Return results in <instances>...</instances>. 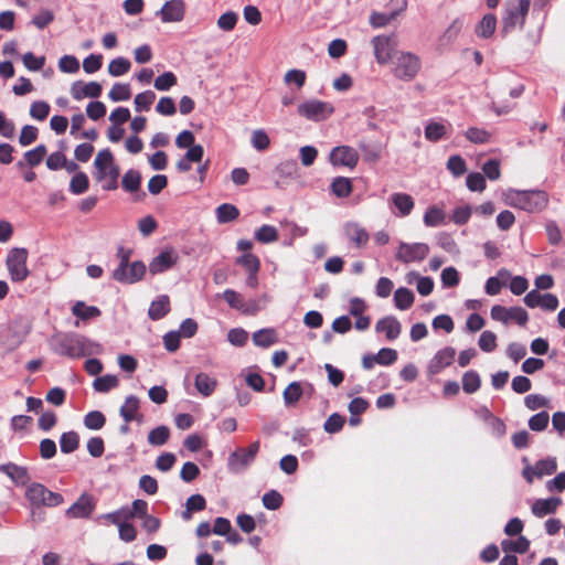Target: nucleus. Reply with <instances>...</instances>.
Here are the masks:
<instances>
[{
	"mask_svg": "<svg viewBox=\"0 0 565 565\" xmlns=\"http://www.w3.org/2000/svg\"><path fill=\"white\" fill-rule=\"evenodd\" d=\"M54 350L61 354L70 358H79L93 354L99 351L100 347L93 343L85 337L78 334H62L56 335L53 340Z\"/></svg>",
	"mask_w": 565,
	"mask_h": 565,
	"instance_id": "f257e3e1",
	"label": "nucleus"
},
{
	"mask_svg": "<svg viewBox=\"0 0 565 565\" xmlns=\"http://www.w3.org/2000/svg\"><path fill=\"white\" fill-rule=\"evenodd\" d=\"M422 70L420 57L409 51H399L392 61L391 73L401 82H413Z\"/></svg>",
	"mask_w": 565,
	"mask_h": 565,
	"instance_id": "f03ea898",
	"label": "nucleus"
},
{
	"mask_svg": "<svg viewBox=\"0 0 565 565\" xmlns=\"http://www.w3.org/2000/svg\"><path fill=\"white\" fill-rule=\"evenodd\" d=\"M531 7L530 0H505L501 32L509 34L515 29H522Z\"/></svg>",
	"mask_w": 565,
	"mask_h": 565,
	"instance_id": "7ed1b4c3",
	"label": "nucleus"
},
{
	"mask_svg": "<svg viewBox=\"0 0 565 565\" xmlns=\"http://www.w3.org/2000/svg\"><path fill=\"white\" fill-rule=\"evenodd\" d=\"M96 179L103 182L105 190H115L117 188V179L119 177V168L115 163L114 156L109 149L100 150L95 160Z\"/></svg>",
	"mask_w": 565,
	"mask_h": 565,
	"instance_id": "20e7f679",
	"label": "nucleus"
},
{
	"mask_svg": "<svg viewBox=\"0 0 565 565\" xmlns=\"http://www.w3.org/2000/svg\"><path fill=\"white\" fill-rule=\"evenodd\" d=\"M504 196L508 205L529 212L540 211L547 203V198L542 191H509Z\"/></svg>",
	"mask_w": 565,
	"mask_h": 565,
	"instance_id": "39448f33",
	"label": "nucleus"
},
{
	"mask_svg": "<svg viewBox=\"0 0 565 565\" xmlns=\"http://www.w3.org/2000/svg\"><path fill=\"white\" fill-rule=\"evenodd\" d=\"M120 258L118 267L113 271V278L122 284H134L139 281L145 273L146 266L142 262L129 263V250L120 248L118 250Z\"/></svg>",
	"mask_w": 565,
	"mask_h": 565,
	"instance_id": "423d86ee",
	"label": "nucleus"
},
{
	"mask_svg": "<svg viewBox=\"0 0 565 565\" xmlns=\"http://www.w3.org/2000/svg\"><path fill=\"white\" fill-rule=\"evenodd\" d=\"M371 45L375 61L379 65H386L390 62L392 63L396 53H399V50H397L398 41L394 34L376 35L371 40Z\"/></svg>",
	"mask_w": 565,
	"mask_h": 565,
	"instance_id": "0eeeda50",
	"label": "nucleus"
},
{
	"mask_svg": "<svg viewBox=\"0 0 565 565\" xmlns=\"http://www.w3.org/2000/svg\"><path fill=\"white\" fill-rule=\"evenodd\" d=\"M25 498L33 507H56L63 502V497L60 493L53 492L38 482L28 486Z\"/></svg>",
	"mask_w": 565,
	"mask_h": 565,
	"instance_id": "6e6552de",
	"label": "nucleus"
},
{
	"mask_svg": "<svg viewBox=\"0 0 565 565\" xmlns=\"http://www.w3.org/2000/svg\"><path fill=\"white\" fill-rule=\"evenodd\" d=\"M26 260L28 250L25 248L15 247L9 252L6 264L12 281L21 282L28 278L30 271Z\"/></svg>",
	"mask_w": 565,
	"mask_h": 565,
	"instance_id": "1a4fd4ad",
	"label": "nucleus"
},
{
	"mask_svg": "<svg viewBox=\"0 0 565 565\" xmlns=\"http://www.w3.org/2000/svg\"><path fill=\"white\" fill-rule=\"evenodd\" d=\"M298 115L312 121H321L329 118L334 107L332 104L319 99H309L302 102L297 107Z\"/></svg>",
	"mask_w": 565,
	"mask_h": 565,
	"instance_id": "9d476101",
	"label": "nucleus"
},
{
	"mask_svg": "<svg viewBox=\"0 0 565 565\" xmlns=\"http://www.w3.org/2000/svg\"><path fill=\"white\" fill-rule=\"evenodd\" d=\"M259 450V441H254L247 448H239L232 452L227 460L228 469L239 473L252 465Z\"/></svg>",
	"mask_w": 565,
	"mask_h": 565,
	"instance_id": "9b49d317",
	"label": "nucleus"
},
{
	"mask_svg": "<svg viewBox=\"0 0 565 565\" xmlns=\"http://www.w3.org/2000/svg\"><path fill=\"white\" fill-rule=\"evenodd\" d=\"M429 253V246L425 243H399L395 258L404 264L422 262Z\"/></svg>",
	"mask_w": 565,
	"mask_h": 565,
	"instance_id": "f8f14e48",
	"label": "nucleus"
},
{
	"mask_svg": "<svg viewBox=\"0 0 565 565\" xmlns=\"http://www.w3.org/2000/svg\"><path fill=\"white\" fill-rule=\"evenodd\" d=\"M490 316L493 320L508 324L510 321H515L520 326L527 322V312L522 307L507 308L495 305L491 308Z\"/></svg>",
	"mask_w": 565,
	"mask_h": 565,
	"instance_id": "ddd939ff",
	"label": "nucleus"
},
{
	"mask_svg": "<svg viewBox=\"0 0 565 565\" xmlns=\"http://www.w3.org/2000/svg\"><path fill=\"white\" fill-rule=\"evenodd\" d=\"M451 134V124L445 119H430L424 127L425 139L430 142H438L449 138Z\"/></svg>",
	"mask_w": 565,
	"mask_h": 565,
	"instance_id": "4468645a",
	"label": "nucleus"
},
{
	"mask_svg": "<svg viewBox=\"0 0 565 565\" xmlns=\"http://www.w3.org/2000/svg\"><path fill=\"white\" fill-rule=\"evenodd\" d=\"M359 161L358 151L350 146L334 147L330 152V162L333 166H342L353 169Z\"/></svg>",
	"mask_w": 565,
	"mask_h": 565,
	"instance_id": "2eb2a0df",
	"label": "nucleus"
},
{
	"mask_svg": "<svg viewBox=\"0 0 565 565\" xmlns=\"http://www.w3.org/2000/svg\"><path fill=\"white\" fill-rule=\"evenodd\" d=\"M179 259L178 253L173 248H167L157 255L149 264L151 275L161 274L173 267Z\"/></svg>",
	"mask_w": 565,
	"mask_h": 565,
	"instance_id": "dca6fc26",
	"label": "nucleus"
},
{
	"mask_svg": "<svg viewBox=\"0 0 565 565\" xmlns=\"http://www.w3.org/2000/svg\"><path fill=\"white\" fill-rule=\"evenodd\" d=\"M523 300L530 308L541 307L544 310L553 311L558 307V299L556 296L552 294L541 295L536 290L527 292Z\"/></svg>",
	"mask_w": 565,
	"mask_h": 565,
	"instance_id": "f3484780",
	"label": "nucleus"
},
{
	"mask_svg": "<svg viewBox=\"0 0 565 565\" xmlns=\"http://www.w3.org/2000/svg\"><path fill=\"white\" fill-rule=\"evenodd\" d=\"M343 232L345 237L358 248L366 246L370 238L367 231L356 222L345 223Z\"/></svg>",
	"mask_w": 565,
	"mask_h": 565,
	"instance_id": "a211bd4d",
	"label": "nucleus"
},
{
	"mask_svg": "<svg viewBox=\"0 0 565 565\" xmlns=\"http://www.w3.org/2000/svg\"><path fill=\"white\" fill-rule=\"evenodd\" d=\"M102 94V85L97 82L83 83L81 81L72 84L71 95L74 99L97 98Z\"/></svg>",
	"mask_w": 565,
	"mask_h": 565,
	"instance_id": "6ab92c4d",
	"label": "nucleus"
},
{
	"mask_svg": "<svg viewBox=\"0 0 565 565\" xmlns=\"http://www.w3.org/2000/svg\"><path fill=\"white\" fill-rule=\"evenodd\" d=\"M455 355L456 351L454 348L447 347L439 350L430 360L428 364V372L430 374H438L441 370L452 363Z\"/></svg>",
	"mask_w": 565,
	"mask_h": 565,
	"instance_id": "aec40b11",
	"label": "nucleus"
},
{
	"mask_svg": "<svg viewBox=\"0 0 565 565\" xmlns=\"http://www.w3.org/2000/svg\"><path fill=\"white\" fill-rule=\"evenodd\" d=\"M94 510L93 498L88 494H82L79 499L67 509L66 515L72 519L87 518Z\"/></svg>",
	"mask_w": 565,
	"mask_h": 565,
	"instance_id": "412c9836",
	"label": "nucleus"
},
{
	"mask_svg": "<svg viewBox=\"0 0 565 565\" xmlns=\"http://www.w3.org/2000/svg\"><path fill=\"white\" fill-rule=\"evenodd\" d=\"M159 13L163 22H179L184 17V2L182 0L167 1Z\"/></svg>",
	"mask_w": 565,
	"mask_h": 565,
	"instance_id": "4be33fe9",
	"label": "nucleus"
},
{
	"mask_svg": "<svg viewBox=\"0 0 565 565\" xmlns=\"http://www.w3.org/2000/svg\"><path fill=\"white\" fill-rule=\"evenodd\" d=\"M463 28V20L461 18L454 19L450 24L446 28L444 33L438 40V46L440 49H447L455 43L461 33Z\"/></svg>",
	"mask_w": 565,
	"mask_h": 565,
	"instance_id": "5701e85b",
	"label": "nucleus"
},
{
	"mask_svg": "<svg viewBox=\"0 0 565 565\" xmlns=\"http://www.w3.org/2000/svg\"><path fill=\"white\" fill-rule=\"evenodd\" d=\"M391 204L397 210L396 215L405 217L409 215L414 209L415 202L407 193H393L390 198Z\"/></svg>",
	"mask_w": 565,
	"mask_h": 565,
	"instance_id": "b1692460",
	"label": "nucleus"
},
{
	"mask_svg": "<svg viewBox=\"0 0 565 565\" xmlns=\"http://www.w3.org/2000/svg\"><path fill=\"white\" fill-rule=\"evenodd\" d=\"M377 332H384L387 340L392 341L398 338L402 331L401 322L393 316L384 317L375 324Z\"/></svg>",
	"mask_w": 565,
	"mask_h": 565,
	"instance_id": "393cba45",
	"label": "nucleus"
},
{
	"mask_svg": "<svg viewBox=\"0 0 565 565\" xmlns=\"http://www.w3.org/2000/svg\"><path fill=\"white\" fill-rule=\"evenodd\" d=\"M562 503L559 498L537 499L532 504V513L537 518H543L554 513Z\"/></svg>",
	"mask_w": 565,
	"mask_h": 565,
	"instance_id": "a878e982",
	"label": "nucleus"
},
{
	"mask_svg": "<svg viewBox=\"0 0 565 565\" xmlns=\"http://www.w3.org/2000/svg\"><path fill=\"white\" fill-rule=\"evenodd\" d=\"M511 278V273L504 268H501L497 276L490 277L486 282V292L489 296L498 295L502 287H504L508 280Z\"/></svg>",
	"mask_w": 565,
	"mask_h": 565,
	"instance_id": "bb28decb",
	"label": "nucleus"
},
{
	"mask_svg": "<svg viewBox=\"0 0 565 565\" xmlns=\"http://www.w3.org/2000/svg\"><path fill=\"white\" fill-rule=\"evenodd\" d=\"M139 409V399L138 397L130 395L126 398L125 403L121 405L119 413L126 423L131 420H142V416L138 414Z\"/></svg>",
	"mask_w": 565,
	"mask_h": 565,
	"instance_id": "cd10ccee",
	"label": "nucleus"
},
{
	"mask_svg": "<svg viewBox=\"0 0 565 565\" xmlns=\"http://www.w3.org/2000/svg\"><path fill=\"white\" fill-rule=\"evenodd\" d=\"M497 29V18L492 13H487L476 25L475 33L480 39H489Z\"/></svg>",
	"mask_w": 565,
	"mask_h": 565,
	"instance_id": "c85d7f7f",
	"label": "nucleus"
},
{
	"mask_svg": "<svg viewBox=\"0 0 565 565\" xmlns=\"http://www.w3.org/2000/svg\"><path fill=\"white\" fill-rule=\"evenodd\" d=\"M194 385L200 394L207 397L214 392L217 381L209 374L201 372L196 374Z\"/></svg>",
	"mask_w": 565,
	"mask_h": 565,
	"instance_id": "c756f323",
	"label": "nucleus"
},
{
	"mask_svg": "<svg viewBox=\"0 0 565 565\" xmlns=\"http://www.w3.org/2000/svg\"><path fill=\"white\" fill-rule=\"evenodd\" d=\"M278 341L275 329L266 328L258 330L253 334V342L260 348H268Z\"/></svg>",
	"mask_w": 565,
	"mask_h": 565,
	"instance_id": "7c9ffc66",
	"label": "nucleus"
},
{
	"mask_svg": "<svg viewBox=\"0 0 565 565\" xmlns=\"http://www.w3.org/2000/svg\"><path fill=\"white\" fill-rule=\"evenodd\" d=\"M170 310V301L168 296H160L157 300L152 301L148 311L152 320L163 318Z\"/></svg>",
	"mask_w": 565,
	"mask_h": 565,
	"instance_id": "2f4dec72",
	"label": "nucleus"
},
{
	"mask_svg": "<svg viewBox=\"0 0 565 565\" xmlns=\"http://www.w3.org/2000/svg\"><path fill=\"white\" fill-rule=\"evenodd\" d=\"M0 470L18 484H24L30 479L25 468L12 463L1 466Z\"/></svg>",
	"mask_w": 565,
	"mask_h": 565,
	"instance_id": "473e14b6",
	"label": "nucleus"
},
{
	"mask_svg": "<svg viewBox=\"0 0 565 565\" xmlns=\"http://www.w3.org/2000/svg\"><path fill=\"white\" fill-rule=\"evenodd\" d=\"M307 81V74L302 70L291 68L284 75V84L296 89H301Z\"/></svg>",
	"mask_w": 565,
	"mask_h": 565,
	"instance_id": "72a5a7b5",
	"label": "nucleus"
},
{
	"mask_svg": "<svg viewBox=\"0 0 565 565\" xmlns=\"http://www.w3.org/2000/svg\"><path fill=\"white\" fill-rule=\"evenodd\" d=\"M255 239L262 244H271L278 241V230L273 225H262L255 231Z\"/></svg>",
	"mask_w": 565,
	"mask_h": 565,
	"instance_id": "f704fd0d",
	"label": "nucleus"
},
{
	"mask_svg": "<svg viewBox=\"0 0 565 565\" xmlns=\"http://www.w3.org/2000/svg\"><path fill=\"white\" fill-rule=\"evenodd\" d=\"M415 296L412 290L401 287L394 294L395 307L399 310L408 309L414 302Z\"/></svg>",
	"mask_w": 565,
	"mask_h": 565,
	"instance_id": "c9c22d12",
	"label": "nucleus"
},
{
	"mask_svg": "<svg viewBox=\"0 0 565 565\" xmlns=\"http://www.w3.org/2000/svg\"><path fill=\"white\" fill-rule=\"evenodd\" d=\"M239 215V211L233 204L224 203L216 209V218L221 224L235 221Z\"/></svg>",
	"mask_w": 565,
	"mask_h": 565,
	"instance_id": "e433bc0d",
	"label": "nucleus"
},
{
	"mask_svg": "<svg viewBox=\"0 0 565 565\" xmlns=\"http://www.w3.org/2000/svg\"><path fill=\"white\" fill-rule=\"evenodd\" d=\"M501 546L505 553L515 552V553L523 554V553L527 552V550L530 547V541L524 536H519L515 541L503 540L501 542Z\"/></svg>",
	"mask_w": 565,
	"mask_h": 565,
	"instance_id": "4c0bfd02",
	"label": "nucleus"
},
{
	"mask_svg": "<svg viewBox=\"0 0 565 565\" xmlns=\"http://www.w3.org/2000/svg\"><path fill=\"white\" fill-rule=\"evenodd\" d=\"M332 193L338 198H347L352 192V182L349 178L338 177L331 183Z\"/></svg>",
	"mask_w": 565,
	"mask_h": 565,
	"instance_id": "58836bf2",
	"label": "nucleus"
},
{
	"mask_svg": "<svg viewBox=\"0 0 565 565\" xmlns=\"http://www.w3.org/2000/svg\"><path fill=\"white\" fill-rule=\"evenodd\" d=\"M557 469V462L555 458H546L535 462L533 473L537 478L543 476H550Z\"/></svg>",
	"mask_w": 565,
	"mask_h": 565,
	"instance_id": "ea45409f",
	"label": "nucleus"
},
{
	"mask_svg": "<svg viewBox=\"0 0 565 565\" xmlns=\"http://www.w3.org/2000/svg\"><path fill=\"white\" fill-rule=\"evenodd\" d=\"M73 315L76 317L88 320L92 318H96L100 315V310L94 306H86L83 301H77L72 308Z\"/></svg>",
	"mask_w": 565,
	"mask_h": 565,
	"instance_id": "a19ab883",
	"label": "nucleus"
},
{
	"mask_svg": "<svg viewBox=\"0 0 565 565\" xmlns=\"http://www.w3.org/2000/svg\"><path fill=\"white\" fill-rule=\"evenodd\" d=\"M446 214L444 210L431 206L424 214V223L426 226L436 227L444 223Z\"/></svg>",
	"mask_w": 565,
	"mask_h": 565,
	"instance_id": "79ce46f5",
	"label": "nucleus"
},
{
	"mask_svg": "<svg viewBox=\"0 0 565 565\" xmlns=\"http://www.w3.org/2000/svg\"><path fill=\"white\" fill-rule=\"evenodd\" d=\"M119 384V380L116 375L107 374L104 376L97 377L93 386L97 392L106 393L115 387H117Z\"/></svg>",
	"mask_w": 565,
	"mask_h": 565,
	"instance_id": "37998d69",
	"label": "nucleus"
},
{
	"mask_svg": "<svg viewBox=\"0 0 565 565\" xmlns=\"http://www.w3.org/2000/svg\"><path fill=\"white\" fill-rule=\"evenodd\" d=\"M79 445V437L75 431H67L61 436L60 446L61 451L70 454L75 451Z\"/></svg>",
	"mask_w": 565,
	"mask_h": 565,
	"instance_id": "c03bdc74",
	"label": "nucleus"
},
{
	"mask_svg": "<svg viewBox=\"0 0 565 565\" xmlns=\"http://www.w3.org/2000/svg\"><path fill=\"white\" fill-rule=\"evenodd\" d=\"M170 436V430L167 426H158L148 434V443L152 446L164 445Z\"/></svg>",
	"mask_w": 565,
	"mask_h": 565,
	"instance_id": "a18cd8bd",
	"label": "nucleus"
},
{
	"mask_svg": "<svg viewBox=\"0 0 565 565\" xmlns=\"http://www.w3.org/2000/svg\"><path fill=\"white\" fill-rule=\"evenodd\" d=\"M130 66H131V64L127 58L116 57L110 61V63L108 64L107 71L111 76L118 77V76H121V75L128 73V71L130 70Z\"/></svg>",
	"mask_w": 565,
	"mask_h": 565,
	"instance_id": "49530a36",
	"label": "nucleus"
},
{
	"mask_svg": "<svg viewBox=\"0 0 565 565\" xmlns=\"http://www.w3.org/2000/svg\"><path fill=\"white\" fill-rule=\"evenodd\" d=\"M141 182V175L136 170H128L121 180V185L127 192H136Z\"/></svg>",
	"mask_w": 565,
	"mask_h": 565,
	"instance_id": "de8ad7c7",
	"label": "nucleus"
},
{
	"mask_svg": "<svg viewBox=\"0 0 565 565\" xmlns=\"http://www.w3.org/2000/svg\"><path fill=\"white\" fill-rule=\"evenodd\" d=\"M237 21L238 14L234 11H227L218 17L216 25L222 31L231 32L235 29Z\"/></svg>",
	"mask_w": 565,
	"mask_h": 565,
	"instance_id": "09e8293b",
	"label": "nucleus"
},
{
	"mask_svg": "<svg viewBox=\"0 0 565 565\" xmlns=\"http://www.w3.org/2000/svg\"><path fill=\"white\" fill-rule=\"evenodd\" d=\"M113 102H124L131 97L130 86L128 84L116 83L108 93Z\"/></svg>",
	"mask_w": 565,
	"mask_h": 565,
	"instance_id": "8fccbe9b",
	"label": "nucleus"
},
{
	"mask_svg": "<svg viewBox=\"0 0 565 565\" xmlns=\"http://www.w3.org/2000/svg\"><path fill=\"white\" fill-rule=\"evenodd\" d=\"M236 262L253 275H256L260 268V262L258 257L252 253L243 254L239 258H237Z\"/></svg>",
	"mask_w": 565,
	"mask_h": 565,
	"instance_id": "3c124183",
	"label": "nucleus"
},
{
	"mask_svg": "<svg viewBox=\"0 0 565 565\" xmlns=\"http://www.w3.org/2000/svg\"><path fill=\"white\" fill-rule=\"evenodd\" d=\"M156 99V94L152 90H146L137 94L134 100L137 111H147Z\"/></svg>",
	"mask_w": 565,
	"mask_h": 565,
	"instance_id": "603ef678",
	"label": "nucleus"
},
{
	"mask_svg": "<svg viewBox=\"0 0 565 565\" xmlns=\"http://www.w3.org/2000/svg\"><path fill=\"white\" fill-rule=\"evenodd\" d=\"M88 177L84 172H77L71 179L70 190L73 194H82L88 189Z\"/></svg>",
	"mask_w": 565,
	"mask_h": 565,
	"instance_id": "864d4df0",
	"label": "nucleus"
},
{
	"mask_svg": "<svg viewBox=\"0 0 565 565\" xmlns=\"http://www.w3.org/2000/svg\"><path fill=\"white\" fill-rule=\"evenodd\" d=\"M480 387V377L477 372L468 371L462 376V388L466 393L472 394Z\"/></svg>",
	"mask_w": 565,
	"mask_h": 565,
	"instance_id": "5fc2aeb1",
	"label": "nucleus"
},
{
	"mask_svg": "<svg viewBox=\"0 0 565 565\" xmlns=\"http://www.w3.org/2000/svg\"><path fill=\"white\" fill-rule=\"evenodd\" d=\"M447 169L454 177L458 178L467 171L466 161L459 154L451 156L447 161Z\"/></svg>",
	"mask_w": 565,
	"mask_h": 565,
	"instance_id": "6e6d98bb",
	"label": "nucleus"
},
{
	"mask_svg": "<svg viewBox=\"0 0 565 565\" xmlns=\"http://www.w3.org/2000/svg\"><path fill=\"white\" fill-rule=\"evenodd\" d=\"M47 150L44 145H39L24 153V159L30 167H35L42 162Z\"/></svg>",
	"mask_w": 565,
	"mask_h": 565,
	"instance_id": "4d7b16f0",
	"label": "nucleus"
},
{
	"mask_svg": "<svg viewBox=\"0 0 565 565\" xmlns=\"http://www.w3.org/2000/svg\"><path fill=\"white\" fill-rule=\"evenodd\" d=\"M282 395L287 405H294L300 399L302 388L298 382H292L285 388Z\"/></svg>",
	"mask_w": 565,
	"mask_h": 565,
	"instance_id": "13d9d810",
	"label": "nucleus"
},
{
	"mask_svg": "<svg viewBox=\"0 0 565 565\" xmlns=\"http://www.w3.org/2000/svg\"><path fill=\"white\" fill-rule=\"evenodd\" d=\"M106 418L103 413L98 411L89 412L84 417V425L88 429L98 430L105 425Z\"/></svg>",
	"mask_w": 565,
	"mask_h": 565,
	"instance_id": "bf43d9fd",
	"label": "nucleus"
},
{
	"mask_svg": "<svg viewBox=\"0 0 565 565\" xmlns=\"http://www.w3.org/2000/svg\"><path fill=\"white\" fill-rule=\"evenodd\" d=\"M50 105L46 102L38 100L31 104L30 116L35 120H44L50 114Z\"/></svg>",
	"mask_w": 565,
	"mask_h": 565,
	"instance_id": "052dcab7",
	"label": "nucleus"
},
{
	"mask_svg": "<svg viewBox=\"0 0 565 565\" xmlns=\"http://www.w3.org/2000/svg\"><path fill=\"white\" fill-rule=\"evenodd\" d=\"M177 84V77L172 72H166L154 79V88L161 92L169 90Z\"/></svg>",
	"mask_w": 565,
	"mask_h": 565,
	"instance_id": "680f3d73",
	"label": "nucleus"
},
{
	"mask_svg": "<svg viewBox=\"0 0 565 565\" xmlns=\"http://www.w3.org/2000/svg\"><path fill=\"white\" fill-rule=\"evenodd\" d=\"M104 518L119 527L127 521L131 520L130 509H119L115 512L105 514Z\"/></svg>",
	"mask_w": 565,
	"mask_h": 565,
	"instance_id": "e2e57ef3",
	"label": "nucleus"
},
{
	"mask_svg": "<svg viewBox=\"0 0 565 565\" xmlns=\"http://www.w3.org/2000/svg\"><path fill=\"white\" fill-rule=\"evenodd\" d=\"M223 298L225 299V301L232 307V308H235L237 310H242L243 312H246L247 309L245 308V303H244V300H243V297L242 295H239L238 292H236L235 290L233 289H226L224 292H223Z\"/></svg>",
	"mask_w": 565,
	"mask_h": 565,
	"instance_id": "0e129e2a",
	"label": "nucleus"
},
{
	"mask_svg": "<svg viewBox=\"0 0 565 565\" xmlns=\"http://www.w3.org/2000/svg\"><path fill=\"white\" fill-rule=\"evenodd\" d=\"M24 66L32 72L43 68L45 64V56H35L33 53L28 52L22 57Z\"/></svg>",
	"mask_w": 565,
	"mask_h": 565,
	"instance_id": "69168bd1",
	"label": "nucleus"
},
{
	"mask_svg": "<svg viewBox=\"0 0 565 565\" xmlns=\"http://www.w3.org/2000/svg\"><path fill=\"white\" fill-rule=\"evenodd\" d=\"M466 183L467 188L473 192H482L486 189V179L479 172L469 173Z\"/></svg>",
	"mask_w": 565,
	"mask_h": 565,
	"instance_id": "338daca9",
	"label": "nucleus"
},
{
	"mask_svg": "<svg viewBox=\"0 0 565 565\" xmlns=\"http://www.w3.org/2000/svg\"><path fill=\"white\" fill-rule=\"evenodd\" d=\"M479 348L484 352H492L497 347V335L492 331H483L478 341Z\"/></svg>",
	"mask_w": 565,
	"mask_h": 565,
	"instance_id": "774afa93",
	"label": "nucleus"
}]
</instances>
